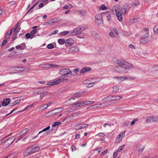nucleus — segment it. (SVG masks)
<instances>
[{"mask_svg":"<svg viewBox=\"0 0 158 158\" xmlns=\"http://www.w3.org/2000/svg\"><path fill=\"white\" fill-rule=\"evenodd\" d=\"M7 136L6 138L2 139L1 142L2 143L5 142V144L8 147L10 146L15 139L14 136L8 139H7Z\"/></svg>","mask_w":158,"mask_h":158,"instance_id":"nucleus-3","label":"nucleus"},{"mask_svg":"<svg viewBox=\"0 0 158 158\" xmlns=\"http://www.w3.org/2000/svg\"><path fill=\"white\" fill-rule=\"evenodd\" d=\"M119 89V87L118 85H115L113 87V92L116 93L118 92Z\"/></svg>","mask_w":158,"mask_h":158,"instance_id":"nucleus-24","label":"nucleus"},{"mask_svg":"<svg viewBox=\"0 0 158 158\" xmlns=\"http://www.w3.org/2000/svg\"><path fill=\"white\" fill-rule=\"evenodd\" d=\"M115 11L116 13V15L119 21H122L123 20L122 15H123L121 14V12H120L119 10L115 9Z\"/></svg>","mask_w":158,"mask_h":158,"instance_id":"nucleus-8","label":"nucleus"},{"mask_svg":"<svg viewBox=\"0 0 158 158\" xmlns=\"http://www.w3.org/2000/svg\"><path fill=\"white\" fill-rule=\"evenodd\" d=\"M118 155V152H115L113 154V158H116L117 156Z\"/></svg>","mask_w":158,"mask_h":158,"instance_id":"nucleus-51","label":"nucleus"},{"mask_svg":"<svg viewBox=\"0 0 158 158\" xmlns=\"http://www.w3.org/2000/svg\"><path fill=\"white\" fill-rule=\"evenodd\" d=\"M125 146V144H123V145L120 146L118 149V152H119L121 151L123 149Z\"/></svg>","mask_w":158,"mask_h":158,"instance_id":"nucleus-37","label":"nucleus"},{"mask_svg":"<svg viewBox=\"0 0 158 158\" xmlns=\"http://www.w3.org/2000/svg\"><path fill=\"white\" fill-rule=\"evenodd\" d=\"M129 48L131 49H135V46L132 44H130L129 45Z\"/></svg>","mask_w":158,"mask_h":158,"instance_id":"nucleus-56","label":"nucleus"},{"mask_svg":"<svg viewBox=\"0 0 158 158\" xmlns=\"http://www.w3.org/2000/svg\"><path fill=\"white\" fill-rule=\"evenodd\" d=\"M111 15H108L107 16V20L108 21H110L111 20Z\"/></svg>","mask_w":158,"mask_h":158,"instance_id":"nucleus-60","label":"nucleus"},{"mask_svg":"<svg viewBox=\"0 0 158 158\" xmlns=\"http://www.w3.org/2000/svg\"><path fill=\"white\" fill-rule=\"evenodd\" d=\"M50 126H48L47 127L43 129L42 131L39 132V134H40V133H41V132H44V131H46L48 130H49L50 129Z\"/></svg>","mask_w":158,"mask_h":158,"instance_id":"nucleus-32","label":"nucleus"},{"mask_svg":"<svg viewBox=\"0 0 158 158\" xmlns=\"http://www.w3.org/2000/svg\"><path fill=\"white\" fill-rule=\"evenodd\" d=\"M21 100L20 99H18L15 101L13 103V104L10 105V106H13L15 105H16L19 103L21 101Z\"/></svg>","mask_w":158,"mask_h":158,"instance_id":"nucleus-30","label":"nucleus"},{"mask_svg":"<svg viewBox=\"0 0 158 158\" xmlns=\"http://www.w3.org/2000/svg\"><path fill=\"white\" fill-rule=\"evenodd\" d=\"M7 40H4L3 41L2 43V45H4L6 44L7 42Z\"/></svg>","mask_w":158,"mask_h":158,"instance_id":"nucleus-62","label":"nucleus"},{"mask_svg":"<svg viewBox=\"0 0 158 158\" xmlns=\"http://www.w3.org/2000/svg\"><path fill=\"white\" fill-rule=\"evenodd\" d=\"M28 131V129L27 128H26L23 130H22L20 132V134H23V135H25V134Z\"/></svg>","mask_w":158,"mask_h":158,"instance_id":"nucleus-26","label":"nucleus"},{"mask_svg":"<svg viewBox=\"0 0 158 158\" xmlns=\"http://www.w3.org/2000/svg\"><path fill=\"white\" fill-rule=\"evenodd\" d=\"M151 39L148 33L143 35L140 40V43L141 44H144L148 43Z\"/></svg>","mask_w":158,"mask_h":158,"instance_id":"nucleus-5","label":"nucleus"},{"mask_svg":"<svg viewBox=\"0 0 158 158\" xmlns=\"http://www.w3.org/2000/svg\"><path fill=\"white\" fill-rule=\"evenodd\" d=\"M111 31L113 32V33H114L116 34V35L117 36L118 35V33L117 30L114 28H110Z\"/></svg>","mask_w":158,"mask_h":158,"instance_id":"nucleus-31","label":"nucleus"},{"mask_svg":"<svg viewBox=\"0 0 158 158\" xmlns=\"http://www.w3.org/2000/svg\"><path fill=\"white\" fill-rule=\"evenodd\" d=\"M74 43V40L72 39H67L65 43V45L66 47H70Z\"/></svg>","mask_w":158,"mask_h":158,"instance_id":"nucleus-14","label":"nucleus"},{"mask_svg":"<svg viewBox=\"0 0 158 158\" xmlns=\"http://www.w3.org/2000/svg\"><path fill=\"white\" fill-rule=\"evenodd\" d=\"M79 112L73 113L72 114V116H77L79 114Z\"/></svg>","mask_w":158,"mask_h":158,"instance_id":"nucleus-64","label":"nucleus"},{"mask_svg":"<svg viewBox=\"0 0 158 158\" xmlns=\"http://www.w3.org/2000/svg\"><path fill=\"white\" fill-rule=\"evenodd\" d=\"M94 102H94L91 101H84V106L86 105L91 104L93 103H94Z\"/></svg>","mask_w":158,"mask_h":158,"instance_id":"nucleus-27","label":"nucleus"},{"mask_svg":"<svg viewBox=\"0 0 158 158\" xmlns=\"http://www.w3.org/2000/svg\"><path fill=\"white\" fill-rule=\"evenodd\" d=\"M98 135L100 137H103L104 136V135L102 133H100L98 134Z\"/></svg>","mask_w":158,"mask_h":158,"instance_id":"nucleus-55","label":"nucleus"},{"mask_svg":"<svg viewBox=\"0 0 158 158\" xmlns=\"http://www.w3.org/2000/svg\"><path fill=\"white\" fill-rule=\"evenodd\" d=\"M49 25H52L55 23L57 22L56 21H55L54 19L49 20Z\"/></svg>","mask_w":158,"mask_h":158,"instance_id":"nucleus-39","label":"nucleus"},{"mask_svg":"<svg viewBox=\"0 0 158 158\" xmlns=\"http://www.w3.org/2000/svg\"><path fill=\"white\" fill-rule=\"evenodd\" d=\"M47 47L49 49H52L54 48V46L52 44H50L47 45Z\"/></svg>","mask_w":158,"mask_h":158,"instance_id":"nucleus-45","label":"nucleus"},{"mask_svg":"<svg viewBox=\"0 0 158 158\" xmlns=\"http://www.w3.org/2000/svg\"><path fill=\"white\" fill-rule=\"evenodd\" d=\"M80 14L82 16H84L86 13V12L84 10H81L79 12Z\"/></svg>","mask_w":158,"mask_h":158,"instance_id":"nucleus-35","label":"nucleus"},{"mask_svg":"<svg viewBox=\"0 0 158 158\" xmlns=\"http://www.w3.org/2000/svg\"><path fill=\"white\" fill-rule=\"evenodd\" d=\"M102 100L104 102H106H106H107V101H110V100H109V98H108V97H107L106 98H105L103 99Z\"/></svg>","mask_w":158,"mask_h":158,"instance_id":"nucleus-59","label":"nucleus"},{"mask_svg":"<svg viewBox=\"0 0 158 158\" xmlns=\"http://www.w3.org/2000/svg\"><path fill=\"white\" fill-rule=\"evenodd\" d=\"M36 31H37V30L36 29H34V30H33L31 32V34H35V33H36Z\"/></svg>","mask_w":158,"mask_h":158,"instance_id":"nucleus-57","label":"nucleus"},{"mask_svg":"<svg viewBox=\"0 0 158 158\" xmlns=\"http://www.w3.org/2000/svg\"><path fill=\"white\" fill-rule=\"evenodd\" d=\"M125 131H124L123 132L120 133L116 137L115 140V143H119L121 141L123 138L125 136Z\"/></svg>","mask_w":158,"mask_h":158,"instance_id":"nucleus-7","label":"nucleus"},{"mask_svg":"<svg viewBox=\"0 0 158 158\" xmlns=\"http://www.w3.org/2000/svg\"><path fill=\"white\" fill-rule=\"evenodd\" d=\"M64 80H65V79H64V78H61L53 82H49L47 84V85L50 86L54 85L56 84H58Z\"/></svg>","mask_w":158,"mask_h":158,"instance_id":"nucleus-10","label":"nucleus"},{"mask_svg":"<svg viewBox=\"0 0 158 158\" xmlns=\"http://www.w3.org/2000/svg\"><path fill=\"white\" fill-rule=\"evenodd\" d=\"M154 32L155 34H158V25L156 26L153 28Z\"/></svg>","mask_w":158,"mask_h":158,"instance_id":"nucleus-28","label":"nucleus"},{"mask_svg":"<svg viewBox=\"0 0 158 158\" xmlns=\"http://www.w3.org/2000/svg\"><path fill=\"white\" fill-rule=\"evenodd\" d=\"M14 69H16V71L18 72H22L25 70L24 67L21 66H15L13 67Z\"/></svg>","mask_w":158,"mask_h":158,"instance_id":"nucleus-18","label":"nucleus"},{"mask_svg":"<svg viewBox=\"0 0 158 158\" xmlns=\"http://www.w3.org/2000/svg\"><path fill=\"white\" fill-rule=\"evenodd\" d=\"M26 36L27 39H29L31 37V35L29 33H27L25 35Z\"/></svg>","mask_w":158,"mask_h":158,"instance_id":"nucleus-58","label":"nucleus"},{"mask_svg":"<svg viewBox=\"0 0 158 158\" xmlns=\"http://www.w3.org/2000/svg\"><path fill=\"white\" fill-rule=\"evenodd\" d=\"M58 42L60 44H63L65 43V40L64 39H60L58 40Z\"/></svg>","mask_w":158,"mask_h":158,"instance_id":"nucleus-29","label":"nucleus"},{"mask_svg":"<svg viewBox=\"0 0 158 158\" xmlns=\"http://www.w3.org/2000/svg\"><path fill=\"white\" fill-rule=\"evenodd\" d=\"M115 100H119L122 98V97L120 96H115Z\"/></svg>","mask_w":158,"mask_h":158,"instance_id":"nucleus-47","label":"nucleus"},{"mask_svg":"<svg viewBox=\"0 0 158 158\" xmlns=\"http://www.w3.org/2000/svg\"><path fill=\"white\" fill-rule=\"evenodd\" d=\"M21 135L18 138V139L16 141L15 143H17L18 142V141L19 140H21V139H22V138L24 137V135H23V134H21Z\"/></svg>","mask_w":158,"mask_h":158,"instance_id":"nucleus-43","label":"nucleus"},{"mask_svg":"<svg viewBox=\"0 0 158 158\" xmlns=\"http://www.w3.org/2000/svg\"><path fill=\"white\" fill-rule=\"evenodd\" d=\"M140 4L139 1L138 0H135L133 1L132 3V6L133 7H136L139 5Z\"/></svg>","mask_w":158,"mask_h":158,"instance_id":"nucleus-20","label":"nucleus"},{"mask_svg":"<svg viewBox=\"0 0 158 158\" xmlns=\"http://www.w3.org/2000/svg\"><path fill=\"white\" fill-rule=\"evenodd\" d=\"M40 149V148L36 146H32L29 147L24 151L23 152V155L24 156H27L31 153L37 152Z\"/></svg>","mask_w":158,"mask_h":158,"instance_id":"nucleus-2","label":"nucleus"},{"mask_svg":"<svg viewBox=\"0 0 158 158\" xmlns=\"http://www.w3.org/2000/svg\"><path fill=\"white\" fill-rule=\"evenodd\" d=\"M94 151H98V153H100L101 151V148H98L95 149Z\"/></svg>","mask_w":158,"mask_h":158,"instance_id":"nucleus-61","label":"nucleus"},{"mask_svg":"<svg viewBox=\"0 0 158 158\" xmlns=\"http://www.w3.org/2000/svg\"><path fill=\"white\" fill-rule=\"evenodd\" d=\"M80 125V124H78L76 125V126H74V129L76 130H79L80 129L85 128L89 126V124H82V125L79 127V128H77V127L78 126H79Z\"/></svg>","mask_w":158,"mask_h":158,"instance_id":"nucleus-11","label":"nucleus"},{"mask_svg":"<svg viewBox=\"0 0 158 158\" xmlns=\"http://www.w3.org/2000/svg\"><path fill=\"white\" fill-rule=\"evenodd\" d=\"M109 35L110 37L113 38H114L117 36L114 35V33L111 31L109 33Z\"/></svg>","mask_w":158,"mask_h":158,"instance_id":"nucleus-41","label":"nucleus"},{"mask_svg":"<svg viewBox=\"0 0 158 158\" xmlns=\"http://www.w3.org/2000/svg\"><path fill=\"white\" fill-rule=\"evenodd\" d=\"M84 106V102H79L77 103L76 104H74L73 106L75 107H81L82 106Z\"/></svg>","mask_w":158,"mask_h":158,"instance_id":"nucleus-22","label":"nucleus"},{"mask_svg":"<svg viewBox=\"0 0 158 158\" xmlns=\"http://www.w3.org/2000/svg\"><path fill=\"white\" fill-rule=\"evenodd\" d=\"M17 38V35H15V34H14V36L12 38V40H11V42L15 40Z\"/></svg>","mask_w":158,"mask_h":158,"instance_id":"nucleus-53","label":"nucleus"},{"mask_svg":"<svg viewBox=\"0 0 158 158\" xmlns=\"http://www.w3.org/2000/svg\"><path fill=\"white\" fill-rule=\"evenodd\" d=\"M116 63L120 67L117 65L115 66L113 69V71L114 73H122L124 70H131L134 67L132 64L123 60H118Z\"/></svg>","mask_w":158,"mask_h":158,"instance_id":"nucleus-1","label":"nucleus"},{"mask_svg":"<svg viewBox=\"0 0 158 158\" xmlns=\"http://www.w3.org/2000/svg\"><path fill=\"white\" fill-rule=\"evenodd\" d=\"M10 101V98L4 99L2 102V105L4 106H6L9 103Z\"/></svg>","mask_w":158,"mask_h":158,"instance_id":"nucleus-19","label":"nucleus"},{"mask_svg":"<svg viewBox=\"0 0 158 158\" xmlns=\"http://www.w3.org/2000/svg\"><path fill=\"white\" fill-rule=\"evenodd\" d=\"M19 23L18 22V23L16 24V25H15V29H14V31H15L17 29H18V26H19Z\"/></svg>","mask_w":158,"mask_h":158,"instance_id":"nucleus-54","label":"nucleus"},{"mask_svg":"<svg viewBox=\"0 0 158 158\" xmlns=\"http://www.w3.org/2000/svg\"><path fill=\"white\" fill-rule=\"evenodd\" d=\"M153 121L154 122H157L158 121V116H153Z\"/></svg>","mask_w":158,"mask_h":158,"instance_id":"nucleus-49","label":"nucleus"},{"mask_svg":"<svg viewBox=\"0 0 158 158\" xmlns=\"http://www.w3.org/2000/svg\"><path fill=\"white\" fill-rule=\"evenodd\" d=\"M108 152V150L106 149L102 152L101 154H100V155L102 156H104Z\"/></svg>","mask_w":158,"mask_h":158,"instance_id":"nucleus-42","label":"nucleus"},{"mask_svg":"<svg viewBox=\"0 0 158 158\" xmlns=\"http://www.w3.org/2000/svg\"><path fill=\"white\" fill-rule=\"evenodd\" d=\"M91 70V69L90 67H85L83 68L80 71V73L81 74L86 72L90 71Z\"/></svg>","mask_w":158,"mask_h":158,"instance_id":"nucleus-17","label":"nucleus"},{"mask_svg":"<svg viewBox=\"0 0 158 158\" xmlns=\"http://www.w3.org/2000/svg\"><path fill=\"white\" fill-rule=\"evenodd\" d=\"M61 123V122H55L54 123H53L52 124V127H55Z\"/></svg>","mask_w":158,"mask_h":158,"instance_id":"nucleus-36","label":"nucleus"},{"mask_svg":"<svg viewBox=\"0 0 158 158\" xmlns=\"http://www.w3.org/2000/svg\"><path fill=\"white\" fill-rule=\"evenodd\" d=\"M39 3V2H37L35 3L28 10L27 13H28L30 11L32 10Z\"/></svg>","mask_w":158,"mask_h":158,"instance_id":"nucleus-40","label":"nucleus"},{"mask_svg":"<svg viewBox=\"0 0 158 158\" xmlns=\"http://www.w3.org/2000/svg\"><path fill=\"white\" fill-rule=\"evenodd\" d=\"M145 148V147L141 144H138L137 147V150L139 154H140L143 151Z\"/></svg>","mask_w":158,"mask_h":158,"instance_id":"nucleus-12","label":"nucleus"},{"mask_svg":"<svg viewBox=\"0 0 158 158\" xmlns=\"http://www.w3.org/2000/svg\"><path fill=\"white\" fill-rule=\"evenodd\" d=\"M26 45L25 43H23L20 44L18 45L15 46L17 49H19L21 50H23L26 48Z\"/></svg>","mask_w":158,"mask_h":158,"instance_id":"nucleus-15","label":"nucleus"},{"mask_svg":"<svg viewBox=\"0 0 158 158\" xmlns=\"http://www.w3.org/2000/svg\"><path fill=\"white\" fill-rule=\"evenodd\" d=\"M59 73L61 75L66 76L71 74L72 73V72L69 69L66 68L60 70Z\"/></svg>","mask_w":158,"mask_h":158,"instance_id":"nucleus-6","label":"nucleus"},{"mask_svg":"<svg viewBox=\"0 0 158 158\" xmlns=\"http://www.w3.org/2000/svg\"><path fill=\"white\" fill-rule=\"evenodd\" d=\"M85 29L82 27H78L74 29L73 32L70 33V35L71 36H73L79 34Z\"/></svg>","mask_w":158,"mask_h":158,"instance_id":"nucleus-4","label":"nucleus"},{"mask_svg":"<svg viewBox=\"0 0 158 158\" xmlns=\"http://www.w3.org/2000/svg\"><path fill=\"white\" fill-rule=\"evenodd\" d=\"M20 29V27H19L18 29H17L16 30V31L15 32V35H17V34L19 32V31Z\"/></svg>","mask_w":158,"mask_h":158,"instance_id":"nucleus-50","label":"nucleus"},{"mask_svg":"<svg viewBox=\"0 0 158 158\" xmlns=\"http://www.w3.org/2000/svg\"><path fill=\"white\" fill-rule=\"evenodd\" d=\"M114 78H117L120 81H122L123 80H124L127 79V78L126 77H115Z\"/></svg>","mask_w":158,"mask_h":158,"instance_id":"nucleus-38","label":"nucleus"},{"mask_svg":"<svg viewBox=\"0 0 158 158\" xmlns=\"http://www.w3.org/2000/svg\"><path fill=\"white\" fill-rule=\"evenodd\" d=\"M102 18L99 15H97L95 17V22L96 23L99 25L102 22Z\"/></svg>","mask_w":158,"mask_h":158,"instance_id":"nucleus-13","label":"nucleus"},{"mask_svg":"<svg viewBox=\"0 0 158 158\" xmlns=\"http://www.w3.org/2000/svg\"><path fill=\"white\" fill-rule=\"evenodd\" d=\"M123 6H125V8H124L126 12H127L131 9V7L127 3H126Z\"/></svg>","mask_w":158,"mask_h":158,"instance_id":"nucleus-23","label":"nucleus"},{"mask_svg":"<svg viewBox=\"0 0 158 158\" xmlns=\"http://www.w3.org/2000/svg\"><path fill=\"white\" fill-rule=\"evenodd\" d=\"M69 33V31H64L60 33L61 34L63 35H65Z\"/></svg>","mask_w":158,"mask_h":158,"instance_id":"nucleus-46","label":"nucleus"},{"mask_svg":"<svg viewBox=\"0 0 158 158\" xmlns=\"http://www.w3.org/2000/svg\"><path fill=\"white\" fill-rule=\"evenodd\" d=\"M63 109L62 108H59L52 110L51 111V112L54 111V112L53 114H56L61 112L63 110Z\"/></svg>","mask_w":158,"mask_h":158,"instance_id":"nucleus-16","label":"nucleus"},{"mask_svg":"<svg viewBox=\"0 0 158 158\" xmlns=\"http://www.w3.org/2000/svg\"><path fill=\"white\" fill-rule=\"evenodd\" d=\"M99 9L101 10H105L107 9V8L106 6H105L104 5H102L99 7Z\"/></svg>","mask_w":158,"mask_h":158,"instance_id":"nucleus-33","label":"nucleus"},{"mask_svg":"<svg viewBox=\"0 0 158 158\" xmlns=\"http://www.w3.org/2000/svg\"><path fill=\"white\" fill-rule=\"evenodd\" d=\"M109 98V100L110 101L115 100V95H110L108 96Z\"/></svg>","mask_w":158,"mask_h":158,"instance_id":"nucleus-34","label":"nucleus"},{"mask_svg":"<svg viewBox=\"0 0 158 158\" xmlns=\"http://www.w3.org/2000/svg\"><path fill=\"white\" fill-rule=\"evenodd\" d=\"M11 34H12V31H10L9 34L6 35V36H5V38H6V39L9 38L10 37V35Z\"/></svg>","mask_w":158,"mask_h":158,"instance_id":"nucleus-48","label":"nucleus"},{"mask_svg":"<svg viewBox=\"0 0 158 158\" xmlns=\"http://www.w3.org/2000/svg\"><path fill=\"white\" fill-rule=\"evenodd\" d=\"M125 6H123V7L120 10H119L120 12H121V14L122 15H125L126 13L125 9L124 8H125Z\"/></svg>","mask_w":158,"mask_h":158,"instance_id":"nucleus-25","label":"nucleus"},{"mask_svg":"<svg viewBox=\"0 0 158 158\" xmlns=\"http://www.w3.org/2000/svg\"><path fill=\"white\" fill-rule=\"evenodd\" d=\"M94 83V82L91 83H90L87 86V87L89 88V87H90L92 86H93L94 85L93 83Z\"/></svg>","mask_w":158,"mask_h":158,"instance_id":"nucleus-63","label":"nucleus"},{"mask_svg":"<svg viewBox=\"0 0 158 158\" xmlns=\"http://www.w3.org/2000/svg\"><path fill=\"white\" fill-rule=\"evenodd\" d=\"M48 107V106L47 105L45 104V105H44L43 106L41 107H40V109L41 110H45V109H46Z\"/></svg>","mask_w":158,"mask_h":158,"instance_id":"nucleus-44","label":"nucleus"},{"mask_svg":"<svg viewBox=\"0 0 158 158\" xmlns=\"http://www.w3.org/2000/svg\"><path fill=\"white\" fill-rule=\"evenodd\" d=\"M79 48L77 46H73L71 47L69 50V53H74L79 51Z\"/></svg>","mask_w":158,"mask_h":158,"instance_id":"nucleus-9","label":"nucleus"},{"mask_svg":"<svg viewBox=\"0 0 158 158\" xmlns=\"http://www.w3.org/2000/svg\"><path fill=\"white\" fill-rule=\"evenodd\" d=\"M18 80H13L10 82V84H11L13 83H17L18 82Z\"/></svg>","mask_w":158,"mask_h":158,"instance_id":"nucleus-52","label":"nucleus"},{"mask_svg":"<svg viewBox=\"0 0 158 158\" xmlns=\"http://www.w3.org/2000/svg\"><path fill=\"white\" fill-rule=\"evenodd\" d=\"M153 116L148 117L147 119L146 122L147 123H149L152 122H153Z\"/></svg>","mask_w":158,"mask_h":158,"instance_id":"nucleus-21","label":"nucleus"}]
</instances>
